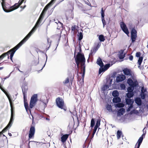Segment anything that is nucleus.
I'll return each mask as SVG.
<instances>
[{
  "instance_id": "nucleus-1",
  "label": "nucleus",
  "mask_w": 148,
  "mask_h": 148,
  "mask_svg": "<svg viewBox=\"0 0 148 148\" xmlns=\"http://www.w3.org/2000/svg\"><path fill=\"white\" fill-rule=\"evenodd\" d=\"M25 0H21L20 2L16 3L12 6H10L9 5L6 3L5 1L1 3L3 10L6 12H9L17 9L22 4Z\"/></svg>"
},
{
  "instance_id": "nucleus-2",
  "label": "nucleus",
  "mask_w": 148,
  "mask_h": 148,
  "mask_svg": "<svg viewBox=\"0 0 148 148\" xmlns=\"http://www.w3.org/2000/svg\"><path fill=\"white\" fill-rule=\"evenodd\" d=\"M79 52L78 53L77 56H75V52L74 53V57L75 58V62L77 64V67L78 69L79 68V63L81 62V65L85 64V59L84 55L83 54H81L80 52L82 50L80 47H79Z\"/></svg>"
},
{
  "instance_id": "nucleus-3",
  "label": "nucleus",
  "mask_w": 148,
  "mask_h": 148,
  "mask_svg": "<svg viewBox=\"0 0 148 148\" xmlns=\"http://www.w3.org/2000/svg\"><path fill=\"white\" fill-rule=\"evenodd\" d=\"M56 105L59 108L63 109L64 111L66 110V108L64 106V101L62 98L58 97L56 99Z\"/></svg>"
},
{
  "instance_id": "nucleus-4",
  "label": "nucleus",
  "mask_w": 148,
  "mask_h": 148,
  "mask_svg": "<svg viewBox=\"0 0 148 148\" xmlns=\"http://www.w3.org/2000/svg\"><path fill=\"white\" fill-rule=\"evenodd\" d=\"M38 100V95L34 94L31 97L29 103V107L32 108L35 105Z\"/></svg>"
},
{
  "instance_id": "nucleus-5",
  "label": "nucleus",
  "mask_w": 148,
  "mask_h": 148,
  "mask_svg": "<svg viewBox=\"0 0 148 148\" xmlns=\"http://www.w3.org/2000/svg\"><path fill=\"white\" fill-rule=\"evenodd\" d=\"M41 22V21L39 20L38 19L35 26L32 28L31 31L25 37H30L31 36L32 34L36 29L39 26Z\"/></svg>"
},
{
  "instance_id": "nucleus-6",
  "label": "nucleus",
  "mask_w": 148,
  "mask_h": 148,
  "mask_svg": "<svg viewBox=\"0 0 148 148\" xmlns=\"http://www.w3.org/2000/svg\"><path fill=\"white\" fill-rule=\"evenodd\" d=\"M127 83L130 86H133L134 87H138V84L136 80L133 81L131 78H129L127 81Z\"/></svg>"
},
{
  "instance_id": "nucleus-7",
  "label": "nucleus",
  "mask_w": 148,
  "mask_h": 148,
  "mask_svg": "<svg viewBox=\"0 0 148 148\" xmlns=\"http://www.w3.org/2000/svg\"><path fill=\"white\" fill-rule=\"evenodd\" d=\"M120 26L123 31L128 36L129 32L125 23L123 22H121Z\"/></svg>"
},
{
  "instance_id": "nucleus-8",
  "label": "nucleus",
  "mask_w": 148,
  "mask_h": 148,
  "mask_svg": "<svg viewBox=\"0 0 148 148\" xmlns=\"http://www.w3.org/2000/svg\"><path fill=\"white\" fill-rule=\"evenodd\" d=\"M18 49H17V47H16L15 46L14 48L8 51L7 52H6V53H7V54H8L7 56H8V58H9V55L10 54V57H13L16 51Z\"/></svg>"
},
{
  "instance_id": "nucleus-9",
  "label": "nucleus",
  "mask_w": 148,
  "mask_h": 148,
  "mask_svg": "<svg viewBox=\"0 0 148 148\" xmlns=\"http://www.w3.org/2000/svg\"><path fill=\"white\" fill-rule=\"evenodd\" d=\"M35 132V128L34 126H31L29 134V139L33 137Z\"/></svg>"
},
{
  "instance_id": "nucleus-10",
  "label": "nucleus",
  "mask_w": 148,
  "mask_h": 148,
  "mask_svg": "<svg viewBox=\"0 0 148 148\" xmlns=\"http://www.w3.org/2000/svg\"><path fill=\"white\" fill-rule=\"evenodd\" d=\"M21 88L23 95V98H27L26 94L28 90V87L25 84H24L23 85Z\"/></svg>"
},
{
  "instance_id": "nucleus-11",
  "label": "nucleus",
  "mask_w": 148,
  "mask_h": 148,
  "mask_svg": "<svg viewBox=\"0 0 148 148\" xmlns=\"http://www.w3.org/2000/svg\"><path fill=\"white\" fill-rule=\"evenodd\" d=\"M145 128H144V129L143 130V131L144 132V130ZM146 134V131H145V133L143 132V134L142 135V136L139 138L137 142L136 143L135 146L137 144H138L141 145L143 138L145 137V134Z\"/></svg>"
},
{
  "instance_id": "nucleus-12",
  "label": "nucleus",
  "mask_w": 148,
  "mask_h": 148,
  "mask_svg": "<svg viewBox=\"0 0 148 148\" xmlns=\"http://www.w3.org/2000/svg\"><path fill=\"white\" fill-rule=\"evenodd\" d=\"M104 10H103V8H102L101 10V20L103 25V27H104L105 25H106V22L104 19Z\"/></svg>"
},
{
  "instance_id": "nucleus-13",
  "label": "nucleus",
  "mask_w": 148,
  "mask_h": 148,
  "mask_svg": "<svg viewBox=\"0 0 148 148\" xmlns=\"http://www.w3.org/2000/svg\"><path fill=\"white\" fill-rule=\"evenodd\" d=\"M126 77L125 75L122 74L116 77V80L117 82H122L125 79Z\"/></svg>"
},
{
  "instance_id": "nucleus-14",
  "label": "nucleus",
  "mask_w": 148,
  "mask_h": 148,
  "mask_svg": "<svg viewBox=\"0 0 148 148\" xmlns=\"http://www.w3.org/2000/svg\"><path fill=\"white\" fill-rule=\"evenodd\" d=\"M29 38H24L19 43L15 46L16 47H17V49H18Z\"/></svg>"
},
{
  "instance_id": "nucleus-15",
  "label": "nucleus",
  "mask_w": 148,
  "mask_h": 148,
  "mask_svg": "<svg viewBox=\"0 0 148 148\" xmlns=\"http://www.w3.org/2000/svg\"><path fill=\"white\" fill-rule=\"evenodd\" d=\"M125 101L126 105H133V103H134V101L133 99L126 98H125Z\"/></svg>"
},
{
  "instance_id": "nucleus-16",
  "label": "nucleus",
  "mask_w": 148,
  "mask_h": 148,
  "mask_svg": "<svg viewBox=\"0 0 148 148\" xmlns=\"http://www.w3.org/2000/svg\"><path fill=\"white\" fill-rule=\"evenodd\" d=\"M123 71L125 75L132 76L131 74L132 71L130 69L126 68L123 70Z\"/></svg>"
},
{
  "instance_id": "nucleus-17",
  "label": "nucleus",
  "mask_w": 148,
  "mask_h": 148,
  "mask_svg": "<svg viewBox=\"0 0 148 148\" xmlns=\"http://www.w3.org/2000/svg\"><path fill=\"white\" fill-rule=\"evenodd\" d=\"M134 101L136 104L138 106H141L142 103L141 98L136 97L134 99Z\"/></svg>"
},
{
  "instance_id": "nucleus-18",
  "label": "nucleus",
  "mask_w": 148,
  "mask_h": 148,
  "mask_svg": "<svg viewBox=\"0 0 148 148\" xmlns=\"http://www.w3.org/2000/svg\"><path fill=\"white\" fill-rule=\"evenodd\" d=\"M131 37H137V32L134 28H133L131 30Z\"/></svg>"
},
{
  "instance_id": "nucleus-19",
  "label": "nucleus",
  "mask_w": 148,
  "mask_h": 148,
  "mask_svg": "<svg viewBox=\"0 0 148 148\" xmlns=\"http://www.w3.org/2000/svg\"><path fill=\"white\" fill-rule=\"evenodd\" d=\"M97 64L100 67H103L104 64L102 62L101 59L100 58H98L96 62Z\"/></svg>"
},
{
  "instance_id": "nucleus-20",
  "label": "nucleus",
  "mask_w": 148,
  "mask_h": 148,
  "mask_svg": "<svg viewBox=\"0 0 148 148\" xmlns=\"http://www.w3.org/2000/svg\"><path fill=\"white\" fill-rule=\"evenodd\" d=\"M125 109L123 108H120L117 111V116H121L123 115L125 112Z\"/></svg>"
},
{
  "instance_id": "nucleus-21",
  "label": "nucleus",
  "mask_w": 148,
  "mask_h": 148,
  "mask_svg": "<svg viewBox=\"0 0 148 148\" xmlns=\"http://www.w3.org/2000/svg\"><path fill=\"white\" fill-rule=\"evenodd\" d=\"M69 136L68 134L63 135L61 137V141L63 143L65 142L68 138Z\"/></svg>"
},
{
  "instance_id": "nucleus-22",
  "label": "nucleus",
  "mask_w": 148,
  "mask_h": 148,
  "mask_svg": "<svg viewBox=\"0 0 148 148\" xmlns=\"http://www.w3.org/2000/svg\"><path fill=\"white\" fill-rule=\"evenodd\" d=\"M121 98L119 97H114L112 99V102L114 103H118L121 101Z\"/></svg>"
},
{
  "instance_id": "nucleus-23",
  "label": "nucleus",
  "mask_w": 148,
  "mask_h": 148,
  "mask_svg": "<svg viewBox=\"0 0 148 148\" xmlns=\"http://www.w3.org/2000/svg\"><path fill=\"white\" fill-rule=\"evenodd\" d=\"M134 95V92H127L126 94V97H127V98H131L133 97Z\"/></svg>"
},
{
  "instance_id": "nucleus-24",
  "label": "nucleus",
  "mask_w": 148,
  "mask_h": 148,
  "mask_svg": "<svg viewBox=\"0 0 148 148\" xmlns=\"http://www.w3.org/2000/svg\"><path fill=\"white\" fill-rule=\"evenodd\" d=\"M124 51L123 50H121L119 54V57L120 59H122L124 58L125 54L123 55Z\"/></svg>"
},
{
  "instance_id": "nucleus-25",
  "label": "nucleus",
  "mask_w": 148,
  "mask_h": 148,
  "mask_svg": "<svg viewBox=\"0 0 148 148\" xmlns=\"http://www.w3.org/2000/svg\"><path fill=\"white\" fill-rule=\"evenodd\" d=\"M112 94L114 97H116L119 96V93L117 90H115L113 91Z\"/></svg>"
},
{
  "instance_id": "nucleus-26",
  "label": "nucleus",
  "mask_w": 148,
  "mask_h": 148,
  "mask_svg": "<svg viewBox=\"0 0 148 148\" xmlns=\"http://www.w3.org/2000/svg\"><path fill=\"white\" fill-rule=\"evenodd\" d=\"M81 72H82V75H85V67L86 66L85 64L81 65Z\"/></svg>"
},
{
  "instance_id": "nucleus-27",
  "label": "nucleus",
  "mask_w": 148,
  "mask_h": 148,
  "mask_svg": "<svg viewBox=\"0 0 148 148\" xmlns=\"http://www.w3.org/2000/svg\"><path fill=\"white\" fill-rule=\"evenodd\" d=\"M146 95V94L143 92L142 89H141V92L140 94V98L142 99H144Z\"/></svg>"
},
{
  "instance_id": "nucleus-28",
  "label": "nucleus",
  "mask_w": 148,
  "mask_h": 148,
  "mask_svg": "<svg viewBox=\"0 0 148 148\" xmlns=\"http://www.w3.org/2000/svg\"><path fill=\"white\" fill-rule=\"evenodd\" d=\"M6 96L8 99L10 104L11 105L13 104V102L14 101V100H13V99L11 98L10 95L9 94L6 95Z\"/></svg>"
},
{
  "instance_id": "nucleus-29",
  "label": "nucleus",
  "mask_w": 148,
  "mask_h": 148,
  "mask_svg": "<svg viewBox=\"0 0 148 148\" xmlns=\"http://www.w3.org/2000/svg\"><path fill=\"white\" fill-rule=\"evenodd\" d=\"M135 87H134L133 86H130L128 87L127 88V92H134V90Z\"/></svg>"
},
{
  "instance_id": "nucleus-30",
  "label": "nucleus",
  "mask_w": 148,
  "mask_h": 148,
  "mask_svg": "<svg viewBox=\"0 0 148 148\" xmlns=\"http://www.w3.org/2000/svg\"><path fill=\"white\" fill-rule=\"evenodd\" d=\"M143 57L142 56H141L140 57H139V58L138 61V63L139 65H140L142 62L143 60Z\"/></svg>"
},
{
  "instance_id": "nucleus-31",
  "label": "nucleus",
  "mask_w": 148,
  "mask_h": 148,
  "mask_svg": "<svg viewBox=\"0 0 148 148\" xmlns=\"http://www.w3.org/2000/svg\"><path fill=\"white\" fill-rule=\"evenodd\" d=\"M95 121L94 119L92 118L91 121L90 127H93L95 125Z\"/></svg>"
},
{
  "instance_id": "nucleus-32",
  "label": "nucleus",
  "mask_w": 148,
  "mask_h": 148,
  "mask_svg": "<svg viewBox=\"0 0 148 148\" xmlns=\"http://www.w3.org/2000/svg\"><path fill=\"white\" fill-rule=\"evenodd\" d=\"M122 134V132L120 130H118L117 131V138L118 139L120 138Z\"/></svg>"
},
{
  "instance_id": "nucleus-33",
  "label": "nucleus",
  "mask_w": 148,
  "mask_h": 148,
  "mask_svg": "<svg viewBox=\"0 0 148 148\" xmlns=\"http://www.w3.org/2000/svg\"><path fill=\"white\" fill-rule=\"evenodd\" d=\"M110 66V64H107L104 66V65L103 68L105 69V71L107 70Z\"/></svg>"
},
{
  "instance_id": "nucleus-34",
  "label": "nucleus",
  "mask_w": 148,
  "mask_h": 148,
  "mask_svg": "<svg viewBox=\"0 0 148 148\" xmlns=\"http://www.w3.org/2000/svg\"><path fill=\"white\" fill-rule=\"evenodd\" d=\"M58 27L57 29H59L60 28H62L63 26V24L62 23H61V22L58 23L57 24Z\"/></svg>"
},
{
  "instance_id": "nucleus-35",
  "label": "nucleus",
  "mask_w": 148,
  "mask_h": 148,
  "mask_svg": "<svg viewBox=\"0 0 148 148\" xmlns=\"http://www.w3.org/2000/svg\"><path fill=\"white\" fill-rule=\"evenodd\" d=\"M101 45V42H96L95 43V46L97 47V49H98L99 48Z\"/></svg>"
},
{
  "instance_id": "nucleus-36",
  "label": "nucleus",
  "mask_w": 148,
  "mask_h": 148,
  "mask_svg": "<svg viewBox=\"0 0 148 148\" xmlns=\"http://www.w3.org/2000/svg\"><path fill=\"white\" fill-rule=\"evenodd\" d=\"M27 98H23L24 105L25 107H27L28 106V105L27 103Z\"/></svg>"
},
{
  "instance_id": "nucleus-37",
  "label": "nucleus",
  "mask_w": 148,
  "mask_h": 148,
  "mask_svg": "<svg viewBox=\"0 0 148 148\" xmlns=\"http://www.w3.org/2000/svg\"><path fill=\"white\" fill-rule=\"evenodd\" d=\"M123 107V104L121 103H118L115 105V107L116 108H121Z\"/></svg>"
},
{
  "instance_id": "nucleus-38",
  "label": "nucleus",
  "mask_w": 148,
  "mask_h": 148,
  "mask_svg": "<svg viewBox=\"0 0 148 148\" xmlns=\"http://www.w3.org/2000/svg\"><path fill=\"white\" fill-rule=\"evenodd\" d=\"M0 88L5 94L6 95H8L9 94L5 90L4 88L2 86L0 85Z\"/></svg>"
},
{
  "instance_id": "nucleus-39",
  "label": "nucleus",
  "mask_w": 148,
  "mask_h": 148,
  "mask_svg": "<svg viewBox=\"0 0 148 148\" xmlns=\"http://www.w3.org/2000/svg\"><path fill=\"white\" fill-rule=\"evenodd\" d=\"M109 88V86L107 84H105L102 88V90L104 91Z\"/></svg>"
},
{
  "instance_id": "nucleus-40",
  "label": "nucleus",
  "mask_w": 148,
  "mask_h": 148,
  "mask_svg": "<svg viewBox=\"0 0 148 148\" xmlns=\"http://www.w3.org/2000/svg\"><path fill=\"white\" fill-rule=\"evenodd\" d=\"M100 121L101 120L100 119H98L96 121V124L95 126L99 127L100 124Z\"/></svg>"
},
{
  "instance_id": "nucleus-41",
  "label": "nucleus",
  "mask_w": 148,
  "mask_h": 148,
  "mask_svg": "<svg viewBox=\"0 0 148 148\" xmlns=\"http://www.w3.org/2000/svg\"><path fill=\"white\" fill-rule=\"evenodd\" d=\"M11 73L12 72H11L8 76L6 77H4L3 78L1 79L2 81H1V83H2L3 84L4 80L5 79H7L8 78L10 77Z\"/></svg>"
},
{
  "instance_id": "nucleus-42",
  "label": "nucleus",
  "mask_w": 148,
  "mask_h": 148,
  "mask_svg": "<svg viewBox=\"0 0 148 148\" xmlns=\"http://www.w3.org/2000/svg\"><path fill=\"white\" fill-rule=\"evenodd\" d=\"M105 71L103 68V67H100L99 69V74H100L101 73L104 72Z\"/></svg>"
},
{
  "instance_id": "nucleus-43",
  "label": "nucleus",
  "mask_w": 148,
  "mask_h": 148,
  "mask_svg": "<svg viewBox=\"0 0 148 148\" xmlns=\"http://www.w3.org/2000/svg\"><path fill=\"white\" fill-rule=\"evenodd\" d=\"M7 53H6L2 54L0 56V60H2L4 58L7 56Z\"/></svg>"
},
{
  "instance_id": "nucleus-44",
  "label": "nucleus",
  "mask_w": 148,
  "mask_h": 148,
  "mask_svg": "<svg viewBox=\"0 0 148 148\" xmlns=\"http://www.w3.org/2000/svg\"><path fill=\"white\" fill-rule=\"evenodd\" d=\"M47 40L48 43H49L50 44H49V46L46 49V51H47L49 49V48L51 44V41L50 40V39L49 38H48Z\"/></svg>"
},
{
  "instance_id": "nucleus-45",
  "label": "nucleus",
  "mask_w": 148,
  "mask_h": 148,
  "mask_svg": "<svg viewBox=\"0 0 148 148\" xmlns=\"http://www.w3.org/2000/svg\"><path fill=\"white\" fill-rule=\"evenodd\" d=\"M106 108L107 110L108 111L112 110V106L111 105L108 104L107 105L106 107Z\"/></svg>"
},
{
  "instance_id": "nucleus-46",
  "label": "nucleus",
  "mask_w": 148,
  "mask_h": 148,
  "mask_svg": "<svg viewBox=\"0 0 148 148\" xmlns=\"http://www.w3.org/2000/svg\"><path fill=\"white\" fill-rule=\"evenodd\" d=\"M13 122H12L11 121H10L8 124L6 126L7 127H8V128H9L12 125V124H13Z\"/></svg>"
},
{
  "instance_id": "nucleus-47",
  "label": "nucleus",
  "mask_w": 148,
  "mask_h": 148,
  "mask_svg": "<svg viewBox=\"0 0 148 148\" xmlns=\"http://www.w3.org/2000/svg\"><path fill=\"white\" fill-rule=\"evenodd\" d=\"M69 82V79L68 77L63 82L64 84H66L68 83Z\"/></svg>"
},
{
  "instance_id": "nucleus-48",
  "label": "nucleus",
  "mask_w": 148,
  "mask_h": 148,
  "mask_svg": "<svg viewBox=\"0 0 148 148\" xmlns=\"http://www.w3.org/2000/svg\"><path fill=\"white\" fill-rule=\"evenodd\" d=\"M49 4L47 5L44 8L43 11H44L45 12H46L48 9V7L49 6Z\"/></svg>"
},
{
  "instance_id": "nucleus-49",
  "label": "nucleus",
  "mask_w": 148,
  "mask_h": 148,
  "mask_svg": "<svg viewBox=\"0 0 148 148\" xmlns=\"http://www.w3.org/2000/svg\"><path fill=\"white\" fill-rule=\"evenodd\" d=\"M77 36V37H83L82 32H78Z\"/></svg>"
},
{
  "instance_id": "nucleus-50",
  "label": "nucleus",
  "mask_w": 148,
  "mask_h": 148,
  "mask_svg": "<svg viewBox=\"0 0 148 148\" xmlns=\"http://www.w3.org/2000/svg\"><path fill=\"white\" fill-rule=\"evenodd\" d=\"M116 72H114L112 74L111 77H112L113 78H115L116 77Z\"/></svg>"
},
{
  "instance_id": "nucleus-51",
  "label": "nucleus",
  "mask_w": 148,
  "mask_h": 148,
  "mask_svg": "<svg viewBox=\"0 0 148 148\" xmlns=\"http://www.w3.org/2000/svg\"><path fill=\"white\" fill-rule=\"evenodd\" d=\"M87 1H84V2H85V3L88 5H89V6H91V4L90 3L89 1H88V0H86Z\"/></svg>"
},
{
  "instance_id": "nucleus-52",
  "label": "nucleus",
  "mask_w": 148,
  "mask_h": 148,
  "mask_svg": "<svg viewBox=\"0 0 148 148\" xmlns=\"http://www.w3.org/2000/svg\"><path fill=\"white\" fill-rule=\"evenodd\" d=\"M14 115H11V117L10 121L13 122L14 119Z\"/></svg>"
},
{
  "instance_id": "nucleus-53",
  "label": "nucleus",
  "mask_w": 148,
  "mask_h": 148,
  "mask_svg": "<svg viewBox=\"0 0 148 148\" xmlns=\"http://www.w3.org/2000/svg\"><path fill=\"white\" fill-rule=\"evenodd\" d=\"M25 110H26V111L27 112H28V111L29 110L30 114H31V108H30V107L29 108V106H28L27 107H25Z\"/></svg>"
},
{
  "instance_id": "nucleus-54",
  "label": "nucleus",
  "mask_w": 148,
  "mask_h": 148,
  "mask_svg": "<svg viewBox=\"0 0 148 148\" xmlns=\"http://www.w3.org/2000/svg\"><path fill=\"white\" fill-rule=\"evenodd\" d=\"M98 127H97V126H95L94 128V130H93V134H95V133L97 130V129Z\"/></svg>"
},
{
  "instance_id": "nucleus-55",
  "label": "nucleus",
  "mask_w": 148,
  "mask_h": 148,
  "mask_svg": "<svg viewBox=\"0 0 148 148\" xmlns=\"http://www.w3.org/2000/svg\"><path fill=\"white\" fill-rule=\"evenodd\" d=\"M8 127L6 126L2 130L1 132H2V133L5 132L8 129Z\"/></svg>"
},
{
  "instance_id": "nucleus-56",
  "label": "nucleus",
  "mask_w": 148,
  "mask_h": 148,
  "mask_svg": "<svg viewBox=\"0 0 148 148\" xmlns=\"http://www.w3.org/2000/svg\"><path fill=\"white\" fill-rule=\"evenodd\" d=\"M120 87L123 90H124L126 87L125 85L123 84H121Z\"/></svg>"
},
{
  "instance_id": "nucleus-57",
  "label": "nucleus",
  "mask_w": 148,
  "mask_h": 148,
  "mask_svg": "<svg viewBox=\"0 0 148 148\" xmlns=\"http://www.w3.org/2000/svg\"><path fill=\"white\" fill-rule=\"evenodd\" d=\"M141 53L140 52H137L136 53V56L137 57H140Z\"/></svg>"
},
{
  "instance_id": "nucleus-58",
  "label": "nucleus",
  "mask_w": 148,
  "mask_h": 148,
  "mask_svg": "<svg viewBox=\"0 0 148 148\" xmlns=\"http://www.w3.org/2000/svg\"><path fill=\"white\" fill-rule=\"evenodd\" d=\"M133 105H130L129 106V107L128 108L127 110V111H130L131 109L133 108Z\"/></svg>"
},
{
  "instance_id": "nucleus-59",
  "label": "nucleus",
  "mask_w": 148,
  "mask_h": 148,
  "mask_svg": "<svg viewBox=\"0 0 148 148\" xmlns=\"http://www.w3.org/2000/svg\"><path fill=\"white\" fill-rule=\"evenodd\" d=\"M99 40H100V42H103L105 40V38H99Z\"/></svg>"
},
{
  "instance_id": "nucleus-60",
  "label": "nucleus",
  "mask_w": 148,
  "mask_h": 148,
  "mask_svg": "<svg viewBox=\"0 0 148 148\" xmlns=\"http://www.w3.org/2000/svg\"><path fill=\"white\" fill-rule=\"evenodd\" d=\"M98 49H97V47H96L95 46L93 47V52H94L95 53L98 50Z\"/></svg>"
},
{
  "instance_id": "nucleus-61",
  "label": "nucleus",
  "mask_w": 148,
  "mask_h": 148,
  "mask_svg": "<svg viewBox=\"0 0 148 148\" xmlns=\"http://www.w3.org/2000/svg\"><path fill=\"white\" fill-rule=\"evenodd\" d=\"M76 29V26L75 25L72 26L71 27V30L72 31H74Z\"/></svg>"
},
{
  "instance_id": "nucleus-62",
  "label": "nucleus",
  "mask_w": 148,
  "mask_h": 148,
  "mask_svg": "<svg viewBox=\"0 0 148 148\" xmlns=\"http://www.w3.org/2000/svg\"><path fill=\"white\" fill-rule=\"evenodd\" d=\"M136 38H131L132 43H134L136 40Z\"/></svg>"
},
{
  "instance_id": "nucleus-63",
  "label": "nucleus",
  "mask_w": 148,
  "mask_h": 148,
  "mask_svg": "<svg viewBox=\"0 0 148 148\" xmlns=\"http://www.w3.org/2000/svg\"><path fill=\"white\" fill-rule=\"evenodd\" d=\"M141 89H142L143 92H144V93H145V92H147V89L146 88L144 89V87H143Z\"/></svg>"
},
{
  "instance_id": "nucleus-64",
  "label": "nucleus",
  "mask_w": 148,
  "mask_h": 148,
  "mask_svg": "<svg viewBox=\"0 0 148 148\" xmlns=\"http://www.w3.org/2000/svg\"><path fill=\"white\" fill-rule=\"evenodd\" d=\"M10 107H11V110H14V104L10 105Z\"/></svg>"
}]
</instances>
